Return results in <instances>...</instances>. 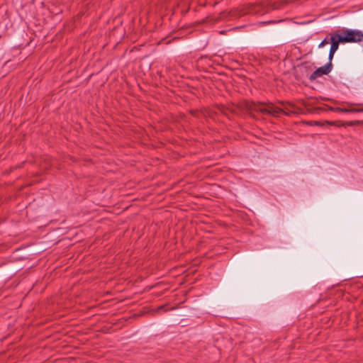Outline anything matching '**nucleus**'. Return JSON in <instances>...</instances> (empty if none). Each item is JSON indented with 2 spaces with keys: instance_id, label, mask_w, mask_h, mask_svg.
<instances>
[{
  "instance_id": "nucleus-1",
  "label": "nucleus",
  "mask_w": 363,
  "mask_h": 363,
  "mask_svg": "<svg viewBox=\"0 0 363 363\" xmlns=\"http://www.w3.org/2000/svg\"><path fill=\"white\" fill-rule=\"evenodd\" d=\"M338 31L344 43H358L363 40V33L360 30L342 29Z\"/></svg>"
},
{
  "instance_id": "nucleus-2",
  "label": "nucleus",
  "mask_w": 363,
  "mask_h": 363,
  "mask_svg": "<svg viewBox=\"0 0 363 363\" xmlns=\"http://www.w3.org/2000/svg\"><path fill=\"white\" fill-rule=\"evenodd\" d=\"M330 42L331 43L328 59L332 61L335 52L337 50L340 43H344L342 41L339 31H335L330 34Z\"/></svg>"
},
{
  "instance_id": "nucleus-3",
  "label": "nucleus",
  "mask_w": 363,
  "mask_h": 363,
  "mask_svg": "<svg viewBox=\"0 0 363 363\" xmlns=\"http://www.w3.org/2000/svg\"><path fill=\"white\" fill-rule=\"evenodd\" d=\"M278 103L281 105L280 108L283 110L281 113H283L286 116H291V114H299L301 113V109L296 106L292 103L283 101H279Z\"/></svg>"
},
{
  "instance_id": "nucleus-4",
  "label": "nucleus",
  "mask_w": 363,
  "mask_h": 363,
  "mask_svg": "<svg viewBox=\"0 0 363 363\" xmlns=\"http://www.w3.org/2000/svg\"><path fill=\"white\" fill-rule=\"evenodd\" d=\"M332 68H333L332 61L329 60V62L326 65H325L323 67H320L318 68L315 71H314L310 75L309 80L310 81H314L318 77H320L322 75L328 74V73L330 72V71L332 70Z\"/></svg>"
},
{
  "instance_id": "nucleus-5",
  "label": "nucleus",
  "mask_w": 363,
  "mask_h": 363,
  "mask_svg": "<svg viewBox=\"0 0 363 363\" xmlns=\"http://www.w3.org/2000/svg\"><path fill=\"white\" fill-rule=\"evenodd\" d=\"M283 110L275 106L273 103H264L262 114L272 116L274 117L279 116Z\"/></svg>"
},
{
  "instance_id": "nucleus-6",
  "label": "nucleus",
  "mask_w": 363,
  "mask_h": 363,
  "mask_svg": "<svg viewBox=\"0 0 363 363\" xmlns=\"http://www.w3.org/2000/svg\"><path fill=\"white\" fill-rule=\"evenodd\" d=\"M264 105V102H257V103L250 102V103L247 104L246 107L249 111L259 112V113H262Z\"/></svg>"
},
{
  "instance_id": "nucleus-7",
  "label": "nucleus",
  "mask_w": 363,
  "mask_h": 363,
  "mask_svg": "<svg viewBox=\"0 0 363 363\" xmlns=\"http://www.w3.org/2000/svg\"><path fill=\"white\" fill-rule=\"evenodd\" d=\"M330 43V39L328 40V38H325L323 40H322L320 42V43L318 45V48H323L324 47L326 44L329 43Z\"/></svg>"
},
{
  "instance_id": "nucleus-8",
  "label": "nucleus",
  "mask_w": 363,
  "mask_h": 363,
  "mask_svg": "<svg viewBox=\"0 0 363 363\" xmlns=\"http://www.w3.org/2000/svg\"><path fill=\"white\" fill-rule=\"evenodd\" d=\"M340 111H342V112H345V113H350L351 112V109H347V108H345V109L341 108Z\"/></svg>"
},
{
  "instance_id": "nucleus-9",
  "label": "nucleus",
  "mask_w": 363,
  "mask_h": 363,
  "mask_svg": "<svg viewBox=\"0 0 363 363\" xmlns=\"http://www.w3.org/2000/svg\"><path fill=\"white\" fill-rule=\"evenodd\" d=\"M359 113L358 112V108H352L351 109V113Z\"/></svg>"
},
{
  "instance_id": "nucleus-10",
  "label": "nucleus",
  "mask_w": 363,
  "mask_h": 363,
  "mask_svg": "<svg viewBox=\"0 0 363 363\" xmlns=\"http://www.w3.org/2000/svg\"><path fill=\"white\" fill-rule=\"evenodd\" d=\"M358 112H363V108H358Z\"/></svg>"
},
{
  "instance_id": "nucleus-11",
  "label": "nucleus",
  "mask_w": 363,
  "mask_h": 363,
  "mask_svg": "<svg viewBox=\"0 0 363 363\" xmlns=\"http://www.w3.org/2000/svg\"><path fill=\"white\" fill-rule=\"evenodd\" d=\"M164 306H161L158 308V309H162Z\"/></svg>"
}]
</instances>
